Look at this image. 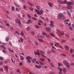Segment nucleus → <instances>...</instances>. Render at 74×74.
<instances>
[{
    "label": "nucleus",
    "instance_id": "nucleus-6",
    "mask_svg": "<svg viewBox=\"0 0 74 74\" xmlns=\"http://www.w3.org/2000/svg\"><path fill=\"white\" fill-rule=\"evenodd\" d=\"M48 4L50 7H53V4L51 3V2H49L48 3Z\"/></svg>",
    "mask_w": 74,
    "mask_h": 74
},
{
    "label": "nucleus",
    "instance_id": "nucleus-64",
    "mask_svg": "<svg viewBox=\"0 0 74 74\" xmlns=\"http://www.w3.org/2000/svg\"><path fill=\"white\" fill-rule=\"evenodd\" d=\"M60 72H59V74H63V73L61 72V71H60Z\"/></svg>",
    "mask_w": 74,
    "mask_h": 74
},
{
    "label": "nucleus",
    "instance_id": "nucleus-28",
    "mask_svg": "<svg viewBox=\"0 0 74 74\" xmlns=\"http://www.w3.org/2000/svg\"><path fill=\"white\" fill-rule=\"evenodd\" d=\"M20 40L21 42H23V39L22 38H20Z\"/></svg>",
    "mask_w": 74,
    "mask_h": 74
},
{
    "label": "nucleus",
    "instance_id": "nucleus-43",
    "mask_svg": "<svg viewBox=\"0 0 74 74\" xmlns=\"http://www.w3.org/2000/svg\"><path fill=\"white\" fill-rule=\"evenodd\" d=\"M5 40L6 41H8L9 40V38H6L5 39Z\"/></svg>",
    "mask_w": 74,
    "mask_h": 74
},
{
    "label": "nucleus",
    "instance_id": "nucleus-56",
    "mask_svg": "<svg viewBox=\"0 0 74 74\" xmlns=\"http://www.w3.org/2000/svg\"><path fill=\"white\" fill-rule=\"evenodd\" d=\"M51 51L52 52H53L54 53H55V52H55V51L53 49H51Z\"/></svg>",
    "mask_w": 74,
    "mask_h": 74
},
{
    "label": "nucleus",
    "instance_id": "nucleus-39",
    "mask_svg": "<svg viewBox=\"0 0 74 74\" xmlns=\"http://www.w3.org/2000/svg\"><path fill=\"white\" fill-rule=\"evenodd\" d=\"M16 11H18V12L19 11H20L19 9L18 8H16Z\"/></svg>",
    "mask_w": 74,
    "mask_h": 74
},
{
    "label": "nucleus",
    "instance_id": "nucleus-51",
    "mask_svg": "<svg viewBox=\"0 0 74 74\" xmlns=\"http://www.w3.org/2000/svg\"><path fill=\"white\" fill-rule=\"evenodd\" d=\"M23 8H24V9H26V6L24 5H23Z\"/></svg>",
    "mask_w": 74,
    "mask_h": 74
},
{
    "label": "nucleus",
    "instance_id": "nucleus-33",
    "mask_svg": "<svg viewBox=\"0 0 74 74\" xmlns=\"http://www.w3.org/2000/svg\"><path fill=\"white\" fill-rule=\"evenodd\" d=\"M19 66H22L23 65V63L22 62H21L19 64Z\"/></svg>",
    "mask_w": 74,
    "mask_h": 74
},
{
    "label": "nucleus",
    "instance_id": "nucleus-14",
    "mask_svg": "<svg viewBox=\"0 0 74 74\" xmlns=\"http://www.w3.org/2000/svg\"><path fill=\"white\" fill-rule=\"evenodd\" d=\"M36 61V58H34L32 60V63H34Z\"/></svg>",
    "mask_w": 74,
    "mask_h": 74
},
{
    "label": "nucleus",
    "instance_id": "nucleus-60",
    "mask_svg": "<svg viewBox=\"0 0 74 74\" xmlns=\"http://www.w3.org/2000/svg\"><path fill=\"white\" fill-rule=\"evenodd\" d=\"M11 60L12 62H13V63H15V61H13V59H12V58H11Z\"/></svg>",
    "mask_w": 74,
    "mask_h": 74
},
{
    "label": "nucleus",
    "instance_id": "nucleus-49",
    "mask_svg": "<svg viewBox=\"0 0 74 74\" xmlns=\"http://www.w3.org/2000/svg\"><path fill=\"white\" fill-rule=\"evenodd\" d=\"M15 6L16 7H19V5L18 4H15Z\"/></svg>",
    "mask_w": 74,
    "mask_h": 74
},
{
    "label": "nucleus",
    "instance_id": "nucleus-57",
    "mask_svg": "<svg viewBox=\"0 0 74 74\" xmlns=\"http://www.w3.org/2000/svg\"><path fill=\"white\" fill-rule=\"evenodd\" d=\"M52 49H56V48L55 47L53 46L52 47Z\"/></svg>",
    "mask_w": 74,
    "mask_h": 74
},
{
    "label": "nucleus",
    "instance_id": "nucleus-13",
    "mask_svg": "<svg viewBox=\"0 0 74 74\" xmlns=\"http://www.w3.org/2000/svg\"><path fill=\"white\" fill-rule=\"evenodd\" d=\"M26 59H32V58L29 56H27L26 58Z\"/></svg>",
    "mask_w": 74,
    "mask_h": 74
},
{
    "label": "nucleus",
    "instance_id": "nucleus-50",
    "mask_svg": "<svg viewBox=\"0 0 74 74\" xmlns=\"http://www.w3.org/2000/svg\"><path fill=\"white\" fill-rule=\"evenodd\" d=\"M18 23L19 25H21V20H19V21Z\"/></svg>",
    "mask_w": 74,
    "mask_h": 74
},
{
    "label": "nucleus",
    "instance_id": "nucleus-1",
    "mask_svg": "<svg viewBox=\"0 0 74 74\" xmlns=\"http://www.w3.org/2000/svg\"><path fill=\"white\" fill-rule=\"evenodd\" d=\"M59 71H63V73L65 74L66 73V69L64 68H60L59 69Z\"/></svg>",
    "mask_w": 74,
    "mask_h": 74
},
{
    "label": "nucleus",
    "instance_id": "nucleus-8",
    "mask_svg": "<svg viewBox=\"0 0 74 74\" xmlns=\"http://www.w3.org/2000/svg\"><path fill=\"white\" fill-rule=\"evenodd\" d=\"M43 12H44L43 10H41L40 11V12H39V15H42Z\"/></svg>",
    "mask_w": 74,
    "mask_h": 74
},
{
    "label": "nucleus",
    "instance_id": "nucleus-21",
    "mask_svg": "<svg viewBox=\"0 0 74 74\" xmlns=\"http://www.w3.org/2000/svg\"><path fill=\"white\" fill-rule=\"evenodd\" d=\"M20 35L22 36H24V34L23 33V32H21L20 33Z\"/></svg>",
    "mask_w": 74,
    "mask_h": 74
},
{
    "label": "nucleus",
    "instance_id": "nucleus-22",
    "mask_svg": "<svg viewBox=\"0 0 74 74\" xmlns=\"http://www.w3.org/2000/svg\"><path fill=\"white\" fill-rule=\"evenodd\" d=\"M49 26L51 27H54V25L53 24H50Z\"/></svg>",
    "mask_w": 74,
    "mask_h": 74
},
{
    "label": "nucleus",
    "instance_id": "nucleus-61",
    "mask_svg": "<svg viewBox=\"0 0 74 74\" xmlns=\"http://www.w3.org/2000/svg\"><path fill=\"white\" fill-rule=\"evenodd\" d=\"M70 20H69V19H68L67 20H65L64 21V22H69V21Z\"/></svg>",
    "mask_w": 74,
    "mask_h": 74
},
{
    "label": "nucleus",
    "instance_id": "nucleus-20",
    "mask_svg": "<svg viewBox=\"0 0 74 74\" xmlns=\"http://www.w3.org/2000/svg\"><path fill=\"white\" fill-rule=\"evenodd\" d=\"M60 55L61 56H64V57L66 56V55L63 53H61V54Z\"/></svg>",
    "mask_w": 74,
    "mask_h": 74
},
{
    "label": "nucleus",
    "instance_id": "nucleus-18",
    "mask_svg": "<svg viewBox=\"0 0 74 74\" xmlns=\"http://www.w3.org/2000/svg\"><path fill=\"white\" fill-rule=\"evenodd\" d=\"M19 20H20V19H16V21H15L16 23H18V22L19 21Z\"/></svg>",
    "mask_w": 74,
    "mask_h": 74
},
{
    "label": "nucleus",
    "instance_id": "nucleus-48",
    "mask_svg": "<svg viewBox=\"0 0 74 74\" xmlns=\"http://www.w3.org/2000/svg\"><path fill=\"white\" fill-rule=\"evenodd\" d=\"M41 65H39V66H38V69H41Z\"/></svg>",
    "mask_w": 74,
    "mask_h": 74
},
{
    "label": "nucleus",
    "instance_id": "nucleus-59",
    "mask_svg": "<svg viewBox=\"0 0 74 74\" xmlns=\"http://www.w3.org/2000/svg\"><path fill=\"white\" fill-rule=\"evenodd\" d=\"M60 1H61V0H58V3H60Z\"/></svg>",
    "mask_w": 74,
    "mask_h": 74
},
{
    "label": "nucleus",
    "instance_id": "nucleus-46",
    "mask_svg": "<svg viewBox=\"0 0 74 74\" xmlns=\"http://www.w3.org/2000/svg\"><path fill=\"white\" fill-rule=\"evenodd\" d=\"M47 38H50V35H47Z\"/></svg>",
    "mask_w": 74,
    "mask_h": 74
},
{
    "label": "nucleus",
    "instance_id": "nucleus-2",
    "mask_svg": "<svg viewBox=\"0 0 74 74\" xmlns=\"http://www.w3.org/2000/svg\"><path fill=\"white\" fill-rule=\"evenodd\" d=\"M58 16L59 19H64V17L63 16V14L59 13L58 15Z\"/></svg>",
    "mask_w": 74,
    "mask_h": 74
},
{
    "label": "nucleus",
    "instance_id": "nucleus-63",
    "mask_svg": "<svg viewBox=\"0 0 74 74\" xmlns=\"http://www.w3.org/2000/svg\"><path fill=\"white\" fill-rule=\"evenodd\" d=\"M29 5H30V6H33V4H32L29 3Z\"/></svg>",
    "mask_w": 74,
    "mask_h": 74
},
{
    "label": "nucleus",
    "instance_id": "nucleus-35",
    "mask_svg": "<svg viewBox=\"0 0 74 74\" xmlns=\"http://www.w3.org/2000/svg\"><path fill=\"white\" fill-rule=\"evenodd\" d=\"M61 34L62 35H64V32L63 31H62L61 32Z\"/></svg>",
    "mask_w": 74,
    "mask_h": 74
},
{
    "label": "nucleus",
    "instance_id": "nucleus-36",
    "mask_svg": "<svg viewBox=\"0 0 74 74\" xmlns=\"http://www.w3.org/2000/svg\"><path fill=\"white\" fill-rule=\"evenodd\" d=\"M69 29H70V30H71V31H72V30H73V28H72L71 27H69Z\"/></svg>",
    "mask_w": 74,
    "mask_h": 74
},
{
    "label": "nucleus",
    "instance_id": "nucleus-9",
    "mask_svg": "<svg viewBox=\"0 0 74 74\" xmlns=\"http://www.w3.org/2000/svg\"><path fill=\"white\" fill-rule=\"evenodd\" d=\"M35 11L36 12V13L37 14L39 15L40 11H39V10H38L36 9L35 10Z\"/></svg>",
    "mask_w": 74,
    "mask_h": 74
},
{
    "label": "nucleus",
    "instance_id": "nucleus-25",
    "mask_svg": "<svg viewBox=\"0 0 74 74\" xmlns=\"http://www.w3.org/2000/svg\"><path fill=\"white\" fill-rule=\"evenodd\" d=\"M49 34H50V35H51V36H52V37H55V36H54V35H53V33H50Z\"/></svg>",
    "mask_w": 74,
    "mask_h": 74
},
{
    "label": "nucleus",
    "instance_id": "nucleus-54",
    "mask_svg": "<svg viewBox=\"0 0 74 74\" xmlns=\"http://www.w3.org/2000/svg\"><path fill=\"white\" fill-rule=\"evenodd\" d=\"M15 32H16V33L18 34V35H19V32H18L17 31H16Z\"/></svg>",
    "mask_w": 74,
    "mask_h": 74
},
{
    "label": "nucleus",
    "instance_id": "nucleus-12",
    "mask_svg": "<svg viewBox=\"0 0 74 74\" xmlns=\"http://www.w3.org/2000/svg\"><path fill=\"white\" fill-rule=\"evenodd\" d=\"M20 59L21 60H24V58L22 56H20Z\"/></svg>",
    "mask_w": 74,
    "mask_h": 74
},
{
    "label": "nucleus",
    "instance_id": "nucleus-41",
    "mask_svg": "<svg viewBox=\"0 0 74 74\" xmlns=\"http://www.w3.org/2000/svg\"><path fill=\"white\" fill-rule=\"evenodd\" d=\"M15 10V8L14 7H12V11H14Z\"/></svg>",
    "mask_w": 74,
    "mask_h": 74
},
{
    "label": "nucleus",
    "instance_id": "nucleus-34",
    "mask_svg": "<svg viewBox=\"0 0 74 74\" xmlns=\"http://www.w3.org/2000/svg\"><path fill=\"white\" fill-rule=\"evenodd\" d=\"M26 29L27 30H30V27H28L26 28Z\"/></svg>",
    "mask_w": 74,
    "mask_h": 74
},
{
    "label": "nucleus",
    "instance_id": "nucleus-32",
    "mask_svg": "<svg viewBox=\"0 0 74 74\" xmlns=\"http://www.w3.org/2000/svg\"><path fill=\"white\" fill-rule=\"evenodd\" d=\"M40 52L42 53L43 54H45V52L44 51H40Z\"/></svg>",
    "mask_w": 74,
    "mask_h": 74
},
{
    "label": "nucleus",
    "instance_id": "nucleus-44",
    "mask_svg": "<svg viewBox=\"0 0 74 74\" xmlns=\"http://www.w3.org/2000/svg\"><path fill=\"white\" fill-rule=\"evenodd\" d=\"M5 25L6 26H10V24H8L7 23H6Z\"/></svg>",
    "mask_w": 74,
    "mask_h": 74
},
{
    "label": "nucleus",
    "instance_id": "nucleus-17",
    "mask_svg": "<svg viewBox=\"0 0 74 74\" xmlns=\"http://www.w3.org/2000/svg\"><path fill=\"white\" fill-rule=\"evenodd\" d=\"M40 60H41V61H42L43 62H44V61H45V59L44 58H40Z\"/></svg>",
    "mask_w": 74,
    "mask_h": 74
},
{
    "label": "nucleus",
    "instance_id": "nucleus-3",
    "mask_svg": "<svg viewBox=\"0 0 74 74\" xmlns=\"http://www.w3.org/2000/svg\"><path fill=\"white\" fill-rule=\"evenodd\" d=\"M64 63L65 64H66L67 67H70V64L68 62H67L66 61L64 62Z\"/></svg>",
    "mask_w": 74,
    "mask_h": 74
},
{
    "label": "nucleus",
    "instance_id": "nucleus-45",
    "mask_svg": "<svg viewBox=\"0 0 74 74\" xmlns=\"http://www.w3.org/2000/svg\"><path fill=\"white\" fill-rule=\"evenodd\" d=\"M66 47L67 48V49H69V47L67 45L66 46Z\"/></svg>",
    "mask_w": 74,
    "mask_h": 74
},
{
    "label": "nucleus",
    "instance_id": "nucleus-55",
    "mask_svg": "<svg viewBox=\"0 0 74 74\" xmlns=\"http://www.w3.org/2000/svg\"><path fill=\"white\" fill-rule=\"evenodd\" d=\"M30 11H34V9H33V8H32L30 9Z\"/></svg>",
    "mask_w": 74,
    "mask_h": 74
},
{
    "label": "nucleus",
    "instance_id": "nucleus-10",
    "mask_svg": "<svg viewBox=\"0 0 74 74\" xmlns=\"http://www.w3.org/2000/svg\"><path fill=\"white\" fill-rule=\"evenodd\" d=\"M29 23H32V21H31V19H30L28 20V21L27 22V24H28L29 25L30 24Z\"/></svg>",
    "mask_w": 74,
    "mask_h": 74
},
{
    "label": "nucleus",
    "instance_id": "nucleus-47",
    "mask_svg": "<svg viewBox=\"0 0 74 74\" xmlns=\"http://www.w3.org/2000/svg\"><path fill=\"white\" fill-rule=\"evenodd\" d=\"M39 22L40 23H42V20L41 19H39Z\"/></svg>",
    "mask_w": 74,
    "mask_h": 74
},
{
    "label": "nucleus",
    "instance_id": "nucleus-15",
    "mask_svg": "<svg viewBox=\"0 0 74 74\" xmlns=\"http://www.w3.org/2000/svg\"><path fill=\"white\" fill-rule=\"evenodd\" d=\"M56 31H57V34H58L59 33H60V31L58 29H56Z\"/></svg>",
    "mask_w": 74,
    "mask_h": 74
},
{
    "label": "nucleus",
    "instance_id": "nucleus-29",
    "mask_svg": "<svg viewBox=\"0 0 74 74\" xmlns=\"http://www.w3.org/2000/svg\"><path fill=\"white\" fill-rule=\"evenodd\" d=\"M65 37H67V38H69V34H66L65 35Z\"/></svg>",
    "mask_w": 74,
    "mask_h": 74
},
{
    "label": "nucleus",
    "instance_id": "nucleus-11",
    "mask_svg": "<svg viewBox=\"0 0 74 74\" xmlns=\"http://www.w3.org/2000/svg\"><path fill=\"white\" fill-rule=\"evenodd\" d=\"M50 64L52 67H55V66H54V65H53V63L51 62H50Z\"/></svg>",
    "mask_w": 74,
    "mask_h": 74
},
{
    "label": "nucleus",
    "instance_id": "nucleus-7",
    "mask_svg": "<svg viewBox=\"0 0 74 74\" xmlns=\"http://www.w3.org/2000/svg\"><path fill=\"white\" fill-rule=\"evenodd\" d=\"M46 30L47 31V32H51V30H52L51 29V28H50L48 27L46 28Z\"/></svg>",
    "mask_w": 74,
    "mask_h": 74
},
{
    "label": "nucleus",
    "instance_id": "nucleus-58",
    "mask_svg": "<svg viewBox=\"0 0 74 74\" xmlns=\"http://www.w3.org/2000/svg\"><path fill=\"white\" fill-rule=\"evenodd\" d=\"M0 71H3V68H1L0 69Z\"/></svg>",
    "mask_w": 74,
    "mask_h": 74
},
{
    "label": "nucleus",
    "instance_id": "nucleus-24",
    "mask_svg": "<svg viewBox=\"0 0 74 74\" xmlns=\"http://www.w3.org/2000/svg\"><path fill=\"white\" fill-rule=\"evenodd\" d=\"M67 8H68V9H69V10H71V9L72 8V7H71V6H69L67 7Z\"/></svg>",
    "mask_w": 74,
    "mask_h": 74
},
{
    "label": "nucleus",
    "instance_id": "nucleus-40",
    "mask_svg": "<svg viewBox=\"0 0 74 74\" xmlns=\"http://www.w3.org/2000/svg\"><path fill=\"white\" fill-rule=\"evenodd\" d=\"M41 56H43V57H44V58H47V57L46 56H45L44 55L41 54Z\"/></svg>",
    "mask_w": 74,
    "mask_h": 74
},
{
    "label": "nucleus",
    "instance_id": "nucleus-30",
    "mask_svg": "<svg viewBox=\"0 0 74 74\" xmlns=\"http://www.w3.org/2000/svg\"><path fill=\"white\" fill-rule=\"evenodd\" d=\"M27 62L29 63H31V60H30L29 59H27Z\"/></svg>",
    "mask_w": 74,
    "mask_h": 74
},
{
    "label": "nucleus",
    "instance_id": "nucleus-38",
    "mask_svg": "<svg viewBox=\"0 0 74 74\" xmlns=\"http://www.w3.org/2000/svg\"><path fill=\"white\" fill-rule=\"evenodd\" d=\"M50 24H53L54 23V22L53 21H51L50 22Z\"/></svg>",
    "mask_w": 74,
    "mask_h": 74
},
{
    "label": "nucleus",
    "instance_id": "nucleus-27",
    "mask_svg": "<svg viewBox=\"0 0 74 74\" xmlns=\"http://www.w3.org/2000/svg\"><path fill=\"white\" fill-rule=\"evenodd\" d=\"M32 19L34 20H35V21H37V18H36L34 17H32Z\"/></svg>",
    "mask_w": 74,
    "mask_h": 74
},
{
    "label": "nucleus",
    "instance_id": "nucleus-42",
    "mask_svg": "<svg viewBox=\"0 0 74 74\" xmlns=\"http://www.w3.org/2000/svg\"><path fill=\"white\" fill-rule=\"evenodd\" d=\"M68 14L69 16H71V14H70V13L69 12V11L68 12Z\"/></svg>",
    "mask_w": 74,
    "mask_h": 74
},
{
    "label": "nucleus",
    "instance_id": "nucleus-16",
    "mask_svg": "<svg viewBox=\"0 0 74 74\" xmlns=\"http://www.w3.org/2000/svg\"><path fill=\"white\" fill-rule=\"evenodd\" d=\"M34 27L36 29H39L40 28V27H39V26L37 25H35Z\"/></svg>",
    "mask_w": 74,
    "mask_h": 74
},
{
    "label": "nucleus",
    "instance_id": "nucleus-52",
    "mask_svg": "<svg viewBox=\"0 0 74 74\" xmlns=\"http://www.w3.org/2000/svg\"><path fill=\"white\" fill-rule=\"evenodd\" d=\"M39 63H40V64H42V65H43V66L44 65V64H43L42 62H39Z\"/></svg>",
    "mask_w": 74,
    "mask_h": 74
},
{
    "label": "nucleus",
    "instance_id": "nucleus-37",
    "mask_svg": "<svg viewBox=\"0 0 74 74\" xmlns=\"http://www.w3.org/2000/svg\"><path fill=\"white\" fill-rule=\"evenodd\" d=\"M42 34L43 36H45L46 33H45V32H43L42 33Z\"/></svg>",
    "mask_w": 74,
    "mask_h": 74
},
{
    "label": "nucleus",
    "instance_id": "nucleus-31",
    "mask_svg": "<svg viewBox=\"0 0 74 74\" xmlns=\"http://www.w3.org/2000/svg\"><path fill=\"white\" fill-rule=\"evenodd\" d=\"M38 41H40V42H42L43 41L42 39H38Z\"/></svg>",
    "mask_w": 74,
    "mask_h": 74
},
{
    "label": "nucleus",
    "instance_id": "nucleus-19",
    "mask_svg": "<svg viewBox=\"0 0 74 74\" xmlns=\"http://www.w3.org/2000/svg\"><path fill=\"white\" fill-rule=\"evenodd\" d=\"M36 7L37 10H40V8L38 5L36 6Z\"/></svg>",
    "mask_w": 74,
    "mask_h": 74
},
{
    "label": "nucleus",
    "instance_id": "nucleus-4",
    "mask_svg": "<svg viewBox=\"0 0 74 74\" xmlns=\"http://www.w3.org/2000/svg\"><path fill=\"white\" fill-rule=\"evenodd\" d=\"M67 4L68 5H74V2L73 1H72L71 2L69 1L67 2Z\"/></svg>",
    "mask_w": 74,
    "mask_h": 74
},
{
    "label": "nucleus",
    "instance_id": "nucleus-26",
    "mask_svg": "<svg viewBox=\"0 0 74 74\" xmlns=\"http://www.w3.org/2000/svg\"><path fill=\"white\" fill-rule=\"evenodd\" d=\"M58 66H63V65H62V64L60 62H59L58 63Z\"/></svg>",
    "mask_w": 74,
    "mask_h": 74
},
{
    "label": "nucleus",
    "instance_id": "nucleus-5",
    "mask_svg": "<svg viewBox=\"0 0 74 74\" xmlns=\"http://www.w3.org/2000/svg\"><path fill=\"white\" fill-rule=\"evenodd\" d=\"M67 3V0H65L63 2L61 1L60 2V4H66Z\"/></svg>",
    "mask_w": 74,
    "mask_h": 74
},
{
    "label": "nucleus",
    "instance_id": "nucleus-23",
    "mask_svg": "<svg viewBox=\"0 0 74 74\" xmlns=\"http://www.w3.org/2000/svg\"><path fill=\"white\" fill-rule=\"evenodd\" d=\"M69 51L71 53H72L73 52V50L72 49H71L69 50Z\"/></svg>",
    "mask_w": 74,
    "mask_h": 74
},
{
    "label": "nucleus",
    "instance_id": "nucleus-53",
    "mask_svg": "<svg viewBox=\"0 0 74 74\" xmlns=\"http://www.w3.org/2000/svg\"><path fill=\"white\" fill-rule=\"evenodd\" d=\"M3 58L2 57H0V60H3Z\"/></svg>",
    "mask_w": 74,
    "mask_h": 74
},
{
    "label": "nucleus",
    "instance_id": "nucleus-62",
    "mask_svg": "<svg viewBox=\"0 0 74 74\" xmlns=\"http://www.w3.org/2000/svg\"><path fill=\"white\" fill-rule=\"evenodd\" d=\"M50 45H51V46H53V44L52 43H51Z\"/></svg>",
    "mask_w": 74,
    "mask_h": 74
}]
</instances>
